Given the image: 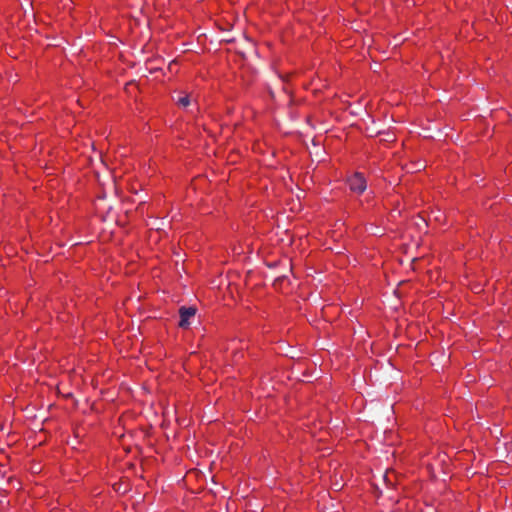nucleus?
<instances>
[{
	"label": "nucleus",
	"mask_w": 512,
	"mask_h": 512,
	"mask_svg": "<svg viewBox=\"0 0 512 512\" xmlns=\"http://www.w3.org/2000/svg\"><path fill=\"white\" fill-rule=\"evenodd\" d=\"M197 309L193 306L186 307L182 306L179 309L180 321L179 326L181 328H188L190 325V319L196 314Z\"/></svg>",
	"instance_id": "f03ea898"
},
{
	"label": "nucleus",
	"mask_w": 512,
	"mask_h": 512,
	"mask_svg": "<svg viewBox=\"0 0 512 512\" xmlns=\"http://www.w3.org/2000/svg\"><path fill=\"white\" fill-rule=\"evenodd\" d=\"M177 104L182 107H187L190 104L189 95L179 97L177 99Z\"/></svg>",
	"instance_id": "7ed1b4c3"
},
{
	"label": "nucleus",
	"mask_w": 512,
	"mask_h": 512,
	"mask_svg": "<svg viewBox=\"0 0 512 512\" xmlns=\"http://www.w3.org/2000/svg\"><path fill=\"white\" fill-rule=\"evenodd\" d=\"M284 277H279L276 281H274L273 286L275 287L279 281H282Z\"/></svg>",
	"instance_id": "20e7f679"
},
{
	"label": "nucleus",
	"mask_w": 512,
	"mask_h": 512,
	"mask_svg": "<svg viewBox=\"0 0 512 512\" xmlns=\"http://www.w3.org/2000/svg\"><path fill=\"white\" fill-rule=\"evenodd\" d=\"M348 185L353 192L358 194L363 193L366 190V180L364 176L356 172L348 179Z\"/></svg>",
	"instance_id": "f257e3e1"
}]
</instances>
